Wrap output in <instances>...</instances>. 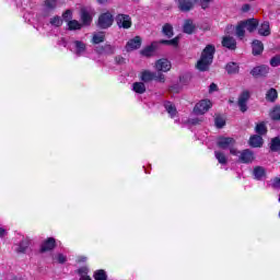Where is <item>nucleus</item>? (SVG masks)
I'll use <instances>...</instances> for the list:
<instances>
[{"label": "nucleus", "instance_id": "f257e3e1", "mask_svg": "<svg viewBox=\"0 0 280 280\" xmlns=\"http://www.w3.org/2000/svg\"><path fill=\"white\" fill-rule=\"evenodd\" d=\"M215 56V46L212 44L207 45L201 51V56L196 63L198 71H209L211 65H213V58Z\"/></svg>", "mask_w": 280, "mask_h": 280}, {"label": "nucleus", "instance_id": "f03ea898", "mask_svg": "<svg viewBox=\"0 0 280 280\" xmlns=\"http://www.w3.org/2000/svg\"><path fill=\"white\" fill-rule=\"evenodd\" d=\"M211 1L213 0H175L179 12H191V9L195 8L197 3L200 5L201 10H207Z\"/></svg>", "mask_w": 280, "mask_h": 280}, {"label": "nucleus", "instance_id": "7ed1b4c3", "mask_svg": "<svg viewBox=\"0 0 280 280\" xmlns=\"http://www.w3.org/2000/svg\"><path fill=\"white\" fill-rule=\"evenodd\" d=\"M113 23H115L113 13H110V11H106L98 15L96 27H98V30H109V27H113Z\"/></svg>", "mask_w": 280, "mask_h": 280}, {"label": "nucleus", "instance_id": "20e7f679", "mask_svg": "<svg viewBox=\"0 0 280 280\" xmlns=\"http://www.w3.org/2000/svg\"><path fill=\"white\" fill-rule=\"evenodd\" d=\"M79 15L81 25H83V27H90V25L93 23V10L86 7H81Z\"/></svg>", "mask_w": 280, "mask_h": 280}, {"label": "nucleus", "instance_id": "39448f33", "mask_svg": "<svg viewBox=\"0 0 280 280\" xmlns=\"http://www.w3.org/2000/svg\"><path fill=\"white\" fill-rule=\"evenodd\" d=\"M115 21L119 30H130L132 27V18L128 14L118 13Z\"/></svg>", "mask_w": 280, "mask_h": 280}, {"label": "nucleus", "instance_id": "423d86ee", "mask_svg": "<svg viewBox=\"0 0 280 280\" xmlns=\"http://www.w3.org/2000/svg\"><path fill=\"white\" fill-rule=\"evenodd\" d=\"M248 100H250V91L243 90L237 100V106L241 113H246L248 110Z\"/></svg>", "mask_w": 280, "mask_h": 280}, {"label": "nucleus", "instance_id": "0eeeda50", "mask_svg": "<svg viewBox=\"0 0 280 280\" xmlns=\"http://www.w3.org/2000/svg\"><path fill=\"white\" fill-rule=\"evenodd\" d=\"M211 106H213V104L210 100H201L195 105L194 113H196V115H205V113H208Z\"/></svg>", "mask_w": 280, "mask_h": 280}, {"label": "nucleus", "instance_id": "6e6552de", "mask_svg": "<svg viewBox=\"0 0 280 280\" xmlns=\"http://www.w3.org/2000/svg\"><path fill=\"white\" fill-rule=\"evenodd\" d=\"M56 246H58V243H56V240L54 237H47L39 247V253H51V250L56 249Z\"/></svg>", "mask_w": 280, "mask_h": 280}, {"label": "nucleus", "instance_id": "1a4fd4ad", "mask_svg": "<svg viewBox=\"0 0 280 280\" xmlns=\"http://www.w3.org/2000/svg\"><path fill=\"white\" fill-rule=\"evenodd\" d=\"M268 73H270V67H268L266 65L254 67L250 70V75H253V78H266V75H268Z\"/></svg>", "mask_w": 280, "mask_h": 280}, {"label": "nucleus", "instance_id": "9d476101", "mask_svg": "<svg viewBox=\"0 0 280 280\" xmlns=\"http://www.w3.org/2000/svg\"><path fill=\"white\" fill-rule=\"evenodd\" d=\"M142 43L143 39L141 38V36L137 35L127 42L126 49L127 51H135L137 49H141Z\"/></svg>", "mask_w": 280, "mask_h": 280}, {"label": "nucleus", "instance_id": "9b49d317", "mask_svg": "<svg viewBox=\"0 0 280 280\" xmlns=\"http://www.w3.org/2000/svg\"><path fill=\"white\" fill-rule=\"evenodd\" d=\"M155 69L156 71L167 73V71H171L172 69V62L166 58L159 59L155 61Z\"/></svg>", "mask_w": 280, "mask_h": 280}, {"label": "nucleus", "instance_id": "f8f14e48", "mask_svg": "<svg viewBox=\"0 0 280 280\" xmlns=\"http://www.w3.org/2000/svg\"><path fill=\"white\" fill-rule=\"evenodd\" d=\"M95 52L98 54V56H113L115 54V46L110 44H105L103 46H96Z\"/></svg>", "mask_w": 280, "mask_h": 280}, {"label": "nucleus", "instance_id": "ddd939ff", "mask_svg": "<svg viewBox=\"0 0 280 280\" xmlns=\"http://www.w3.org/2000/svg\"><path fill=\"white\" fill-rule=\"evenodd\" d=\"M159 42H152L151 45L145 46L142 50H140L141 56H144V58H152L154 56V51L159 49Z\"/></svg>", "mask_w": 280, "mask_h": 280}, {"label": "nucleus", "instance_id": "4468645a", "mask_svg": "<svg viewBox=\"0 0 280 280\" xmlns=\"http://www.w3.org/2000/svg\"><path fill=\"white\" fill-rule=\"evenodd\" d=\"M218 148L221 150H226L235 145V140L231 137H220L217 142Z\"/></svg>", "mask_w": 280, "mask_h": 280}, {"label": "nucleus", "instance_id": "2eb2a0df", "mask_svg": "<svg viewBox=\"0 0 280 280\" xmlns=\"http://www.w3.org/2000/svg\"><path fill=\"white\" fill-rule=\"evenodd\" d=\"M222 47L230 49V51H235L237 49V42L231 36H224L221 42Z\"/></svg>", "mask_w": 280, "mask_h": 280}, {"label": "nucleus", "instance_id": "dca6fc26", "mask_svg": "<svg viewBox=\"0 0 280 280\" xmlns=\"http://www.w3.org/2000/svg\"><path fill=\"white\" fill-rule=\"evenodd\" d=\"M238 160L245 164L253 163L255 161V153L250 149H245L241 152Z\"/></svg>", "mask_w": 280, "mask_h": 280}, {"label": "nucleus", "instance_id": "f3484780", "mask_svg": "<svg viewBox=\"0 0 280 280\" xmlns=\"http://www.w3.org/2000/svg\"><path fill=\"white\" fill-rule=\"evenodd\" d=\"M243 24L245 25V30L249 32V34H253L255 30L259 27V20L252 18L243 21Z\"/></svg>", "mask_w": 280, "mask_h": 280}, {"label": "nucleus", "instance_id": "a211bd4d", "mask_svg": "<svg viewBox=\"0 0 280 280\" xmlns=\"http://www.w3.org/2000/svg\"><path fill=\"white\" fill-rule=\"evenodd\" d=\"M228 75H237L240 73V63L235 61H230L224 67Z\"/></svg>", "mask_w": 280, "mask_h": 280}, {"label": "nucleus", "instance_id": "6ab92c4d", "mask_svg": "<svg viewBox=\"0 0 280 280\" xmlns=\"http://www.w3.org/2000/svg\"><path fill=\"white\" fill-rule=\"evenodd\" d=\"M252 54L253 56H261L264 54V43L259 39H254L252 43Z\"/></svg>", "mask_w": 280, "mask_h": 280}, {"label": "nucleus", "instance_id": "aec40b11", "mask_svg": "<svg viewBox=\"0 0 280 280\" xmlns=\"http://www.w3.org/2000/svg\"><path fill=\"white\" fill-rule=\"evenodd\" d=\"M183 32L184 34L188 35H191L196 32V24H194V20L187 19L184 21Z\"/></svg>", "mask_w": 280, "mask_h": 280}, {"label": "nucleus", "instance_id": "412c9836", "mask_svg": "<svg viewBox=\"0 0 280 280\" xmlns=\"http://www.w3.org/2000/svg\"><path fill=\"white\" fill-rule=\"evenodd\" d=\"M164 108L166 113H168L171 119H174V117L178 115V109H176V105H174L170 101L164 102Z\"/></svg>", "mask_w": 280, "mask_h": 280}, {"label": "nucleus", "instance_id": "4be33fe9", "mask_svg": "<svg viewBox=\"0 0 280 280\" xmlns=\"http://www.w3.org/2000/svg\"><path fill=\"white\" fill-rule=\"evenodd\" d=\"M249 145L250 148H261L264 145V138L259 135L250 136Z\"/></svg>", "mask_w": 280, "mask_h": 280}, {"label": "nucleus", "instance_id": "5701e85b", "mask_svg": "<svg viewBox=\"0 0 280 280\" xmlns=\"http://www.w3.org/2000/svg\"><path fill=\"white\" fill-rule=\"evenodd\" d=\"M258 34L259 36H270L271 34L270 22L268 21L262 22L258 28Z\"/></svg>", "mask_w": 280, "mask_h": 280}, {"label": "nucleus", "instance_id": "b1692460", "mask_svg": "<svg viewBox=\"0 0 280 280\" xmlns=\"http://www.w3.org/2000/svg\"><path fill=\"white\" fill-rule=\"evenodd\" d=\"M106 40V32L100 31L98 33H94L92 36V44L100 45Z\"/></svg>", "mask_w": 280, "mask_h": 280}, {"label": "nucleus", "instance_id": "393cba45", "mask_svg": "<svg viewBox=\"0 0 280 280\" xmlns=\"http://www.w3.org/2000/svg\"><path fill=\"white\" fill-rule=\"evenodd\" d=\"M156 78V72H152L150 70H143L140 75V80L142 82H152Z\"/></svg>", "mask_w": 280, "mask_h": 280}, {"label": "nucleus", "instance_id": "a878e982", "mask_svg": "<svg viewBox=\"0 0 280 280\" xmlns=\"http://www.w3.org/2000/svg\"><path fill=\"white\" fill-rule=\"evenodd\" d=\"M160 45H168L171 47H178L179 43H180V36H175L172 39H161Z\"/></svg>", "mask_w": 280, "mask_h": 280}, {"label": "nucleus", "instance_id": "bb28decb", "mask_svg": "<svg viewBox=\"0 0 280 280\" xmlns=\"http://www.w3.org/2000/svg\"><path fill=\"white\" fill-rule=\"evenodd\" d=\"M162 34L166 37V38H172L174 37V26H172V24L170 23H165L162 26Z\"/></svg>", "mask_w": 280, "mask_h": 280}, {"label": "nucleus", "instance_id": "cd10ccee", "mask_svg": "<svg viewBox=\"0 0 280 280\" xmlns=\"http://www.w3.org/2000/svg\"><path fill=\"white\" fill-rule=\"evenodd\" d=\"M271 121H280V105L273 106L269 112Z\"/></svg>", "mask_w": 280, "mask_h": 280}, {"label": "nucleus", "instance_id": "c85d7f7f", "mask_svg": "<svg viewBox=\"0 0 280 280\" xmlns=\"http://www.w3.org/2000/svg\"><path fill=\"white\" fill-rule=\"evenodd\" d=\"M253 175L255 176L256 180H261V178L266 177V168L262 166H255Z\"/></svg>", "mask_w": 280, "mask_h": 280}, {"label": "nucleus", "instance_id": "c756f323", "mask_svg": "<svg viewBox=\"0 0 280 280\" xmlns=\"http://www.w3.org/2000/svg\"><path fill=\"white\" fill-rule=\"evenodd\" d=\"M279 97V93L277 92V89L271 88L266 93V100L267 102H277V98Z\"/></svg>", "mask_w": 280, "mask_h": 280}, {"label": "nucleus", "instance_id": "7c9ffc66", "mask_svg": "<svg viewBox=\"0 0 280 280\" xmlns=\"http://www.w3.org/2000/svg\"><path fill=\"white\" fill-rule=\"evenodd\" d=\"M269 149L271 152H280V137H275L269 143Z\"/></svg>", "mask_w": 280, "mask_h": 280}, {"label": "nucleus", "instance_id": "2f4dec72", "mask_svg": "<svg viewBox=\"0 0 280 280\" xmlns=\"http://www.w3.org/2000/svg\"><path fill=\"white\" fill-rule=\"evenodd\" d=\"M94 280H108V273L104 269H97L93 273Z\"/></svg>", "mask_w": 280, "mask_h": 280}, {"label": "nucleus", "instance_id": "473e14b6", "mask_svg": "<svg viewBox=\"0 0 280 280\" xmlns=\"http://www.w3.org/2000/svg\"><path fill=\"white\" fill-rule=\"evenodd\" d=\"M83 24L79 23L78 20H70L68 22V30L69 32H75L77 30H82Z\"/></svg>", "mask_w": 280, "mask_h": 280}, {"label": "nucleus", "instance_id": "72a5a7b5", "mask_svg": "<svg viewBox=\"0 0 280 280\" xmlns=\"http://www.w3.org/2000/svg\"><path fill=\"white\" fill-rule=\"evenodd\" d=\"M255 131L260 137H264V135H268V127H266V122L257 124L255 127Z\"/></svg>", "mask_w": 280, "mask_h": 280}, {"label": "nucleus", "instance_id": "f704fd0d", "mask_svg": "<svg viewBox=\"0 0 280 280\" xmlns=\"http://www.w3.org/2000/svg\"><path fill=\"white\" fill-rule=\"evenodd\" d=\"M246 26L244 24L243 21H241L237 25H236V36L238 38H244L246 36Z\"/></svg>", "mask_w": 280, "mask_h": 280}, {"label": "nucleus", "instance_id": "c9c22d12", "mask_svg": "<svg viewBox=\"0 0 280 280\" xmlns=\"http://www.w3.org/2000/svg\"><path fill=\"white\" fill-rule=\"evenodd\" d=\"M132 89H133L135 93H138L139 95H143V93H145V83L135 82L132 84Z\"/></svg>", "mask_w": 280, "mask_h": 280}, {"label": "nucleus", "instance_id": "e433bc0d", "mask_svg": "<svg viewBox=\"0 0 280 280\" xmlns=\"http://www.w3.org/2000/svg\"><path fill=\"white\" fill-rule=\"evenodd\" d=\"M74 46L77 49V56H82V54H84V51H86V44H84V42L75 40Z\"/></svg>", "mask_w": 280, "mask_h": 280}, {"label": "nucleus", "instance_id": "4c0bfd02", "mask_svg": "<svg viewBox=\"0 0 280 280\" xmlns=\"http://www.w3.org/2000/svg\"><path fill=\"white\" fill-rule=\"evenodd\" d=\"M214 155L221 165H226V163H229V160L226 159V155L224 153L215 151Z\"/></svg>", "mask_w": 280, "mask_h": 280}, {"label": "nucleus", "instance_id": "58836bf2", "mask_svg": "<svg viewBox=\"0 0 280 280\" xmlns=\"http://www.w3.org/2000/svg\"><path fill=\"white\" fill-rule=\"evenodd\" d=\"M44 5L47 8V10H56L58 0H45Z\"/></svg>", "mask_w": 280, "mask_h": 280}, {"label": "nucleus", "instance_id": "ea45409f", "mask_svg": "<svg viewBox=\"0 0 280 280\" xmlns=\"http://www.w3.org/2000/svg\"><path fill=\"white\" fill-rule=\"evenodd\" d=\"M50 25L54 27H62V19L59 15H55L50 19Z\"/></svg>", "mask_w": 280, "mask_h": 280}, {"label": "nucleus", "instance_id": "a19ab883", "mask_svg": "<svg viewBox=\"0 0 280 280\" xmlns=\"http://www.w3.org/2000/svg\"><path fill=\"white\" fill-rule=\"evenodd\" d=\"M27 248H30V243H27V241H22L19 244L18 253H27Z\"/></svg>", "mask_w": 280, "mask_h": 280}, {"label": "nucleus", "instance_id": "79ce46f5", "mask_svg": "<svg viewBox=\"0 0 280 280\" xmlns=\"http://www.w3.org/2000/svg\"><path fill=\"white\" fill-rule=\"evenodd\" d=\"M270 67H280V55L273 56L269 61Z\"/></svg>", "mask_w": 280, "mask_h": 280}, {"label": "nucleus", "instance_id": "37998d69", "mask_svg": "<svg viewBox=\"0 0 280 280\" xmlns=\"http://www.w3.org/2000/svg\"><path fill=\"white\" fill-rule=\"evenodd\" d=\"M77 275L80 276V279H83V277H89V268L88 267H81L77 270Z\"/></svg>", "mask_w": 280, "mask_h": 280}, {"label": "nucleus", "instance_id": "c03bdc74", "mask_svg": "<svg viewBox=\"0 0 280 280\" xmlns=\"http://www.w3.org/2000/svg\"><path fill=\"white\" fill-rule=\"evenodd\" d=\"M214 124H215V126H217L218 128H223V127L226 126V120H224V118L218 116V117H215V119H214Z\"/></svg>", "mask_w": 280, "mask_h": 280}, {"label": "nucleus", "instance_id": "a18cd8bd", "mask_svg": "<svg viewBox=\"0 0 280 280\" xmlns=\"http://www.w3.org/2000/svg\"><path fill=\"white\" fill-rule=\"evenodd\" d=\"M155 82H161L162 84H164L165 82V74H163V72L158 71V73L155 72V78L153 79Z\"/></svg>", "mask_w": 280, "mask_h": 280}, {"label": "nucleus", "instance_id": "49530a36", "mask_svg": "<svg viewBox=\"0 0 280 280\" xmlns=\"http://www.w3.org/2000/svg\"><path fill=\"white\" fill-rule=\"evenodd\" d=\"M62 19L67 20H71L73 19V13L71 12V10H66L63 13H62Z\"/></svg>", "mask_w": 280, "mask_h": 280}, {"label": "nucleus", "instance_id": "de8ad7c7", "mask_svg": "<svg viewBox=\"0 0 280 280\" xmlns=\"http://www.w3.org/2000/svg\"><path fill=\"white\" fill-rule=\"evenodd\" d=\"M57 261L58 264H67V256H65L63 254H58Z\"/></svg>", "mask_w": 280, "mask_h": 280}, {"label": "nucleus", "instance_id": "09e8293b", "mask_svg": "<svg viewBox=\"0 0 280 280\" xmlns=\"http://www.w3.org/2000/svg\"><path fill=\"white\" fill-rule=\"evenodd\" d=\"M115 62L116 65H126V58H124L122 56H116Z\"/></svg>", "mask_w": 280, "mask_h": 280}, {"label": "nucleus", "instance_id": "8fccbe9b", "mask_svg": "<svg viewBox=\"0 0 280 280\" xmlns=\"http://www.w3.org/2000/svg\"><path fill=\"white\" fill-rule=\"evenodd\" d=\"M271 186L273 187V189H279L280 188V178L275 177L273 180H272Z\"/></svg>", "mask_w": 280, "mask_h": 280}, {"label": "nucleus", "instance_id": "3c124183", "mask_svg": "<svg viewBox=\"0 0 280 280\" xmlns=\"http://www.w3.org/2000/svg\"><path fill=\"white\" fill-rule=\"evenodd\" d=\"M215 91H218V84L211 83L209 86V93H213Z\"/></svg>", "mask_w": 280, "mask_h": 280}, {"label": "nucleus", "instance_id": "603ef678", "mask_svg": "<svg viewBox=\"0 0 280 280\" xmlns=\"http://www.w3.org/2000/svg\"><path fill=\"white\" fill-rule=\"evenodd\" d=\"M250 11V4L246 3L242 7V12H249Z\"/></svg>", "mask_w": 280, "mask_h": 280}, {"label": "nucleus", "instance_id": "864d4df0", "mask_svg": "<svg viewBox=\"0 0 280 280\" xmlns=\"http://www.w3.org/2000/svg\"><path fill=\"white\" fill-rule=\"evenodd\" d=\"M5 234H7L5 229L0 228V237H5Z\"/></svg>", "mask_w": 280, "mask_h": 280}, {"label": "nucleus", "instance_id": "5fc2aeb1", "mask_svg": "<svg viewBox=\"0 0 280 280\" xmlns=\"http://www.w3.org/2000/svg\"><path fill=\"white\" fill-rule=\"evenodd\" d=\"M230 154H233L234 156L237 155V149L231 148L230 149Z\"/></svg>", "mask_w": 280, "mask_h": 280}, {"label": "nucleus", "instance_id": "6e6d98bb", "mask_svg": "<svg viewBox=\"0 0 280 280\" xmlns=\"http://www.w3.org/2000/svg\"><path fill=\"white\" fill-rule=\"evenodd\" d=\"M78 261H80V262L86 261V256H80Z\"/></svg>", "mask_w": 280, "mask_h": 280}, {"label": "nucleus", "instance_id": "4d7b16f0", "mask_svg": "<svg viewBox=\"0 0 280 280\" xmlns=\"http://www.w3.org/2000/svg\"><path fill=\"white\" fill-rule=\"evenodd\" d=\"M79 280H93V279H91V276H86V277L80 278Z\"/></svg>", "mask_w": 280, "mask_h": 280}, {"label": "nucleus", "instance_id": "13d9d810", "mask_svg": "<svg viewBox=\"0 0 280 280\" xmlns=\"http://www.w3.org/2000/svg\"><path fill=\"white\" fill-rule=\"evenodd\" d=\"M98 3H105L106 0H97Z\"/></svg>", "mask_w": 280, "mask_h": 280}, {"label": "nucleus", "instance_id": "bf43d9fd", "mask_svg": "<svg viewBox=\"0 0 280 280\" xmlns=\"http://www.w3.org/2000/svg\"><path fill=\"white\" fill-rule=\"evenodd\" d=\"M11 280H19V278H16V276H13Z\"/></svg>", "mask_w": 280, "mask_h": 280}, {"label": "nucleus", "instance_id": "052dcab7", "mask_svg": "<svg viewBox=\"0 0 280 280\" xmlns=\"http://www.w3.org/2000/svg\"><path fill=\"white\" fill-rule=\"evenodd\" d=\"M192 124H194V125L198 124V120H192Z\"/></svg>", "mask_w": 280, "mask_h": 280}]
</instances>
